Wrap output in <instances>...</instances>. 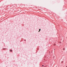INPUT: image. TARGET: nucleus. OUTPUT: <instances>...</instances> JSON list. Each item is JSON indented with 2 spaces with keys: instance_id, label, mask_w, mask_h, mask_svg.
I'll list each match as a JSON object with an SVG mask.
<instances>
[{
  "instance_id": "nucleus-1",
  "label": "nucleus",
  "mask_w": 67,
  "mask_h": 67,
  "mask_svg": "<svg viewBox=\"0 0 67 67\" xmlns=\"http://www.w3.org/2000/svg\"><path fill=\"white\" fill-rule=\"evenodd\" d=\"M63 51H65V48H63Z\"/></svg>"
},
{
  "instance_id": "nucleus-2",
  "label": "nucleus",
  "mask_w": 67,
  "mask_h": 67,
  "mask_svg": "<svg viewBox=\"0 0 67 67\" xmlns=\"http://www.w3.org/2000/svg\"><path fill=\"white\" fill-rule=\"evenodd\" d=\"M10 52H12V50H10Z\"/></svg>"
},
{
  "instance_id": "nucleus-3",
  "label": "nucleus",
  "mask_w": 67,
  "mask_h": 67,
  "mask_svg": "<svg viewBox=\"0 0 67 67\" xmlns=\"http://www.w3.org/2000/svg\"><path fill=\"white\" fill-rule=\"evenodd\" d=\"M40 31H41V29H39V32H40Z\"/></svg>"
},
{
  "instance_id": "nucleus-4",
  "label": "nucleus",
  "mask_w": 67,
  "mask_h": 67,
  "mask_svg": "<svg viewBox=\"0 0 67 67\" xmlns=\"http://www.w3.org/2000/svg\"><path fill=\"white\" fill-rule=\"evenodd\" d=\"M42 66H44V65H42Z\"/></svg>"
},
{
  "instance_id": "nucleus-5",
  "label": "nucleus",
  "mask_w": 67,
  "mask_h": 67,
  "mask_svg": "<svg viewBox=\"0 0 67 67\" xmlns=\"http://www.w3.org/2000/svg\"><path fill=\"white\" fill-rule=\"evenodd\" d=\"M26 41V40H25V41Z\"/></svg>"
}]
</instances>
